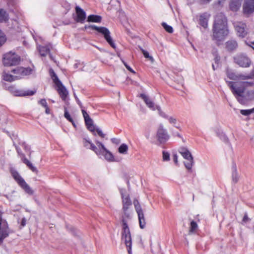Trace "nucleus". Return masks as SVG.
<instances>
[{
  "label": "nucleus",
  "instance_id": "1",
  "mask_svg": "<svg viewBox=\"0 0 254 254\" xmlns=\"http://www.w3.org/2000/svg\"><path fill=\"white\" fill-rule=\"evenodd\" d=\"M229 34L227 27V21L225 16L222 13H218L215 17L213 26V36L217 41L223 40Z\"/></svg>",
  "mask_w": 254,
  "mask_h": 254
},
{
  "label": "nucleus",
  "instance_id": "2",
  "mask_svg": "<svg viewBox=\"0 0 254 254\" xmlns=\"http://www.w3.org/2000/svg\"><path fill=\"white\" fill-rule=\"evenodd\" d=\"M95 142L97 146L93 144L89 139L84 138L83 140L84 146L93 151L97 155H104L106 160L108 161L112 162L114 161L113 154L106 149L102 142L97 140H95Z\"/></svg>",
  "mask_w": 254,
  "mask_h": 254
},
{
  "label": "nucleus",
  "instance_id": "3",
  "mask_svg": "<svg viewBox=\"0 0 254 254\" xmlns=\"http://www.w3.org/2000/svg\"><path fill=\"white\" fill-rule=\"evenodd\" d=\"M226 82L239 103L242 105L246 104V99L244 95L246 89L244 85L241 84L242 81L233 82L226 80Z\"/></svg>",
  "mask_w": 254,
  "mask_h": 254
},
{
  "label": "nucleus",
  "instance_id": "4",
  "mask_svg": "<svg viewBox=\"0 0 254 254\" xmlns=\"http://www.w3.org/2000/svg\"><path fill=\"white\" fill-rule=\"evenodd\" d=\"M122 222L123 227L122 232V239L125 242V243L127 248L128 253L129 254H130L131 251L132 244L131 234L127 222L125 219L124 216H123L122 217Z\"/></svg>",
  "mask_w": 254,
  "mask_h": 254
},
{
  "label": "nucleus",
  "instance_id": "5",
  "mask_svg": "<svg viewBox=\"0 0 254 254\" xmlns=\"http://www.w3.org/2000/svg\"><path fill=\"white\" fill-rule=\"evenodd\" d=\"M226 75L230 79L235 81L253 79H254V66H253L249 74L237 73L231 69H228L226 70Z\"/></svg>",
  "mask_w": 254,
  "mask_h": 254
},
{
  "label": "nucleus",
  "instance_id": "6",
  "mask_svg": "<svg viewBox=\"0 0 254 254\" xmlns=\"http://www.w3.org/2000/svg\"><path fill=\"white\" fill-rule=\"evenodd\" d=\"M85 28H91L92 30H96L104 36L105 39L113 48L116 49V46L110 35V32L106 27H98L94 25H91L89 26L86 25Z\"/></svg>",
  "mask_w": 254,
  "mask_h": 254
},
{
  "label": "nucleus",
  "instance_id": "7",
  "mask_svg": "<svg viewBox=\"0 0 254 254\" xmlns=\"http://www.w3.org/2000/svg\"><path fill=\"white\" fill-rule=\"evenodd\" d=\"M234 63L242 68H248L252 64L251 59L245 53H239L233 57Z\"/></svg>",
  "mask_w": 254,
  "mask_h": 254
},
{
  "label": "nucleus",
  "instance_id": "8",
  "mask_svg": "<svg viewBox=\"0 0 254 254\" xmlns=\"http://www.w3.org/2000/svg\"><path fill=\"white\" fill-rule=\"evenodd\" d=\"M20 61V57L15 53L9 52L3 56L2 62L4 66L15 65L18 64Z\"/></svg>",
  "mask_w": 254,
  "mask_h": 254
},
{
  "label": "nucleus",
  "instance_id": "9",
  "mask_svg": "<svg viewBox=\"0 0 254 254\" xmlns=\"http://www.w3.org/2000/svg\"><path fill=\"white\" fill-rule=\"evenodd\" d=\"M179 152L185 159L187 160V161L184 163L186 169L189 171L191 170L194 164V161L193 157L190 151L187 147H181L179 149Z\"/></svg>",
  "mask_w": 254,
  "mask_h": 254
},
{
  "label": "nucleus",
  "instance_id": "10",
  "mask_svg": "<svg viewBox=\"0 0 254 254\" xmlns=\"http://www.w3.org/2000/svg\"><path fill=\"white\" fill-rule=\"evenodd\" d=\"M11 174L12 177L19 185V186H20L27 193L30 194H33V190L17 171L11 170Z\"/></svg>",
  "mask_w": 254,
  "mask_h": 254
},
{
  "label": "nucleus",
  "instance_id": "11",
  "mask_svg": "<svg viewBox=\"0 0 254 254\" xmlns=\"http://www.w3.org/2000/svg\"><path fill=\"white\" fill-rule=\"evenodd\" d=\"M125 190H121L120 193L122 198L123 210L124 211V216L125 218H129V214L127 212V210L131 206L132 202L129 196L127 194H125Z\"/></svg>",
  "mask_w": 254,
  "mask_h": 254
},
{
  "label": "nucleus",
  "instance_id": "12",
  "mask_svg": "<svg viewBox=\"0 0 254 254\" xmlns=\"http://www.w3.org/2000/svg\"><path fill=\"white\" fill-rule=\"evenodd\" d=\"M2 212L0 210V245L3 243V240L7 237L9 234L8 224L5 220L1 218Z\"/></svg>",
  "mask_w": 254,
  "mask_h": 254
},
{
  "label": "nucleus",
  "instance_id": "13",
  "mask_svg": "<svg viewBox=\"0 0 254 254\" xmlns=\"http://www.w3.org/2000/svg\"><path fill=\"white\" fill-rule=\"evenodd\" d=\"M156 137L158 141L160 144L165 143L170 138V136L167 130L164 128L162 124H160L158 126L156 133Z\"/></svg>",
  "mask_w": 254,
  "mask_h": 254
},
{
  "label": "nucleus",
  "instance_id": "14",
  "mask_svg": "<svg viewBox=\"0 0 254 254\" xmlns=\"http://www.w3.org/2000/svg\"><path fill=\"white\" fill-rule=\"evenodd\" d=\"M14 74L16 80L23 78L24 76L31 73L32 69L30 67L24 68L23 67H17L11 70Z\"/></svg>",
  "mask_w": 254,
  "mask_h": 254
},
{
  "label": "nucleus",
  "instance_id": "15",
  "mask_svg": "<svg viewBox=\"0 0 254 254\" xmlns=\"http://www.w3.org/2000/svg\"><path fill=\"white\" fill-rule=\"evenodd\" d=\"M5 88L12 94L15 96H25L33 95L35 91L32 90L24 91L17 89L14 86H10Z\"/></svg>",
  "mask_w": 254,
  "mask_h": 254
},
{
  "label": "nucleus",
  "instance_id": "16",
  "mask_svg": "<svg viewBox=\"0 0 254 254\" xmlns=\"http://www.w3.org/2000/svg\"><path fill=\"white\" fill-rule=\"evenodd\" d=\"M234 26L238 36L244 38L247 35L248 32L245 23L242 22H237L235 23Z\"/></svg>",
  "mask_w": 254,
  "mask_h": 254
},
{
  "label": "nucleus",
  "instance_id": "17",
  "mask_svg": "<svg viewBox=\"0 0 254 254\" xmlns=\"http://www.w3.org/2000/svg\"><path fill=\"white\" fill-rule=\"evenodd\" d=\"M81 112L84 117L85 123L88 130L94 133L95 127L93 125V121L89 117L88 113L84 109L81 110Z\"/></svg>",
  "mask_w": 254,
  "mask_h": 254
},
{
  "label": "nucleus",
  "instance_id": "18",
  "mask_svg": "<svg viewBox=\"0 0 254 254\" xmlns=\"http://www.w3.org/2000/svg\"><path fill=\"white\" fill-rule=\"evenodd\" d=\"M243 9L246 14H250L254 12V0H245Z\"/></svg>",
  "mask_w": 254,
  "mask_h": 254
},
{
  "label": "nucleus",
  "instance_id": "19",
  "mask_svg": "<svg viewBox=\"0 0 254 254\" xmlns=\"http://www.w3.org/2000/svg\"><path fill=\"white\" fill-rule=\"evenodd\" d=\"M75 11L76 16L74 18V20L77 22H79L81 23H84L86 19L85 12L79 6H76Z\"/></svg>",
  "mask_w": 254,
  "mask_h": 254
},
{
  "label": "nucleus",
  "instance_id": "20",
  "mask_svg": "<svg viewBox=\"0 0 254 254\" xmlns=\"http://www.w3.org/2000/svg\"><path fill=\"white\" fill-rule=\"evenodd\" d=\"M57 87V91L60 95L61 98L63 101H65L67 98V96L68 94V92L65 87V86L63 84L62 82H60L56 85Z\"/></svg>",
  "mask_w": 254,
  "mask_h": 254
},
{
  "label": "nucleus",
  "instance_id": "21",
  "mask_svg": "<svg viewBox=\"0 0 254 254\" xmlns=\"http://www.w3.org/2000/svg\"><path fill=\"white\" fill-rule=\"evenodd\" d=\"M237 47L238 43L235 40L231 39L225 43V48L228 52H233L237 49Z\"/></svg>",
  "mask_w": 254,
  "mask_h": 254
},
{
  "label": "nucleus",
  "instance_id": "22",
  "mask_svg": "<svg viewBox=\"0 0 254 254\" xmlns=\"http://www.w3.org/2000/svg\"><path fill=\"white\" fill-rule=\"evenodd\" d=\"M140 96L143 100L147 106L151 109L152 110H155L156 106L155 107V104L153 101L146 95L144 94H141Z\"/></svg>",
  "mask_w": 254,
  "mask_h": 254
},
{
  "label": "nucleus",
  "instance_id": "23",
  "mask_svg": "<svg viewBox=\"0 0 254 254\" xmlns=\"http://www.w3.org/2000/svg\"><path fill=\"white\" fill-rule=\"evenodd\" d=\"M209 15L207 13H204L199 16V24L204 28H206L208 25Z\"/></svg>",
  "mask_w": 254,
  "mask_h": 254
},
{
  "label": "nucleus",
  "instance_id": "24",
  "mask_svg": "<svg viewBox=\"0 0 254 254\" xmlns=\"http://www.w3.org/2000/svg\"><path fill=\"white\" fill-rule=\"evenodd\" d=\"M232 178L234 183H237L239 181V176L237 171L236 164L234 163L232 167Z\"/></svg>",
  "mask_w": 254,
  "mask_h": 254
},
{
  "label": "nucleus",
  "instance_id": "25",
  "mask_svg": "<svg viewBox=\"0 0 254 254\" xmlns=\"http://www.w3.org/2000/svg\"><path fill=\"white\" fill-rule=\"evenodd\" d=\"M21 160L32 172L36 173H38V171L37 168L25 157L22 158Z\"/></svg>",
  "mask_w": 254,
  "mask_h": 254
},
{
  "label": "nucleus",
  "instance_id": "26",
  "mask_svg": "<svg viewBox=\"0 0 254 254\" xmlns=\"http://www.w3.org/2000/svg\"><path fill=\"white\" fill-rule=\"evenodd\" d=\"M21 160L32 172L36 173H38V171L37 168L25 157L22 158Z\"/></svg>",
  "mask_w": 254,
  "mask_h": 254
},
{
  "label": "nucleus",
  "instance_id": "27",
  "mask_svg": "<svg viewBox=\"0 0 254 254\" xmlns=\"http://www.w3.org/2000/svg\"><path fill=\"white\" fill-rule=\"evenodd\" d=\"M198 229V225L197 223L193 220H192L190 223V229L189 231V235L195 234Z\"/></svg>",
  "mask_w": 254,
  "mask_h": 254
},
{
  "label": "nucleus",
  "instance_id": "28",
  "mask_svg": "<svg viewBox=\"0 0 254 254\" xmlns=\"http://www.w3.org/2000/svg\"><path fill=\"white\" fill-rule=\"evenodd\" d=\"M8 14L3 9H0V23L6 22L8 20Z\"/></svg>",
  "mask_w": 254,
  "mask_h": 254
},
{
  "label": "nucleus",
  "instance_id": "29",
  "mask_svg": "<svg viewBox=\"0 0 254 254\" xmlns=\"http://www.w3.org/2000/svg\"><path fill=\"white\" fill-rule=\"evenodd\" d=\"M240 2L239 0H232L230 3V7L232 10L236 11L240 8Z\"/></svg>",
  "mask_w": 254,
  "mask_h": 254
},
{
  "label": "nucleus",
  "instance_id": "30",
  "mask_svg": "<svg viewBox=\"0 0 254 254\" xmlns=\"http://www.w3.org/2000/svg\"><path fill=\"white\" fill-rule=\"evenodd\" d=\"M2 79L6 81L12 82L16 80L14 75L9 74L5 71H3L2 73Z\"/></svg>",
  "mask_w": 254,
  "mask_h": 254
},
{
  "label": "nucleus",
  "instance_id": "31",
  "mask_svg": "<svg viewBox=\"0 0 254 254\" xmlns=\"http://www.w3.org/2000/svg\"><path fill=\"white\" fill-rule=\"evenodd\" d=\"M101 19V16L99 15L91 14L88 16L87 21L92 22H100Z\"/></svg>",
  "mask_w": 254,
  "mask_h": 254
},
{
  "label": "nucleus",
  "instance_id": "32",
  "mask_svg": "<svg viewBox=\"0 0 254 254\" xmlns=\"http://www.w3.org/2000/svg\"><path fill=\"white\" fill-rule=\"evenodd\" d=\"M40 54L45 57L50 53V49L48 46H40L39 48Z\"/></svg>",
  "mask_w": 254,
  "mask_h": 254
},
{
  "label": "nucleus",
  "instance_id": "33",
  "mask_svg": "<svg viewBox=\"0 0 254 254\" xmlns=\"http://www.w3.org/2000/svg\"><path fill=\"white\" fill-rule=\"evenodd\" d=\"M49 72L51 78L55 85L61 82L53 69L51 68Z\"/></svg>",
  "mask_w": 254,
  "mask_h": 254
},
{
  "label": "nucleus",
  "instance_id": "34",
  "mask_svg": "<svg viewBox=\"0 0 254 254\" xmlns=\"http://www.w3.org/2000/svg\"><path fill=\"white\" fill-rule=\"evenodd\" d=\"M139 224L140 228L143 229L145 227V220L144 218V214H141L140 215H138Z\"/></svg>",
  "mask_w": 254,
  "mask_h": 254
},
{
  "label": "nucleus",
  "instance_id": "35",
  "mask_svg": "<svg viewBox=\"0 0 254 254\" xmlns=\"http://www.w3.org/2000/svg\"><path fill=\"white\" fill-rule=\"evenodd\" d=\"M128 150V146L127 144L123 143L118 148L119 152L121 154H126Z\"/></svg>",
  "mask_w": 254,
  "mask_h": 254
},
{
  "label": "nucleus",
  "instance_id": "36",
  "mask_svg": "<svg viewBox=\"0 0 254 254\" xmlns=\"http://www.w3.org/2000/svg\"><path fill=\"white\" fill-rule=\"evenodd\" d=\"M245 97L246 99V102L248 100L253 99L254 98V90L248 91Z\"/></svg>",
  "mask_w": 254,
  "mask_h": 254
},
{
  "label": "nucleus",
  "instance_id": "37",
  "mask_svg": "<svg viewBox=\"0 0 254 254\" xmlns=\"http://www.w3.org/2000/svg\"><path fill=\"white\" fill-rule=\"evenodd\" d=\"M251 221V219L248 217V215L247 212L244 213V217L241 222V224L243 225H246L247 223L250 222Z\"/></svg>",
  "mask_w": 254,
  "mask_h": 254
},
{
  "label": "nucleus",
  "instance_id": "38",
  "mask_svg": "<svg viewBox=\"0 0 254 254\" xmlns=\"http://www.w3.org/2000/svg\"><path fill=\"white\" fill-rule=\"evenodd\" d=\"M162 25L167 32L169 33H173V29L172 26L167 25L165 22H163Z\"/></svg>",
  "mask_w": 254,
  "mask_h": 254
},
{
  "label": "nucleus",
  "instance_id": "39",
  "mask_svg": "<svg viewBox=\"0 0 254 254\" xmlns=\"http://www.w3.org/2000/svg\"><path fill=\"white\" fill-rule=\"evenodd\" d=\"M240 113L244 116H249L253 113H254V108L250 110H241Z\"/></svg>",
  "mask_w": 254,
  "mask_h": 254
},
{
  "label": "nucleus",
  "instance_id": "40",
  "mask_svg": "<svg viewBox=\"0 0 254 254\" xmlns=\"http://www.w3.org/2000/svg\"><path fill=\"white\" fill-rule=\"evenodd\" d=\"M13 145L15 146V149L18 153V155L19 157L21 158V159L25 157V154L22 152L21 149L18 146L15 145L14 143H13Z\"/></svg>",
  "mask_w": 254,
  "mask_h": 254
},
{
  "label": "nucleus",
  "instance_id": "41",
  "mask_svg": "<svg viewBox=\"0 0 254 254\" xmlns=\"http://www.w3.org/2000/svg\"><path fill=\"white\" fill-rule=\"evenodd\" d=\"M6 40L4 34L0 30V47L1 46Z\"/></svg>",
  "mask_w": 254,
  "mask_h": 254
},
{
  "label": "nucleus",
  "instance_id": "42",
  "mask_svg": "<svg viewBox=\"0 0 254 254\" xmlns=\"http://www.w3.org/2000/svg\"><path fill=\"white\" fill-rule=\"evenodd\" d=\"M242 84L244 85L245 89L249 87H252L254 85V82L252 81H245V80H242Z\"/></svg>",
  "mask_w": 254,
  "mask_h": 254
},
{
  "label": "nucleus",
  "instance_id": "43",
  "mask_svg": "<svg viewBox=\"0 0 254 254\" xmlns=\"http://www.w3.org/2000/svg\"><path fill=\"white\" fill-rule=\"evenodd\" d=\"M156 109H157L158 110V113L160 116H161L162 117L165 118V119L168 118V116H167L165 113H164L163 112H162L161 111V108L159 106H156Z\"/></svg>",
  "mask_w": 254,
  "mask_h": 254
},
{
  "label": "nucleus",
  "instance_id": "44",
  "mask_svg": "<svg viewBox=\"0 0 254 254\" xmlns=\"http://www.w3.org/2000/svg\"><path fill=\"white\" fill-rule=\"evenodd\" d=\"M97 134L102 138H104L105 136V134H104L102 131L99 128H96L95 127V130ZM94 135H96V133L94 132V133H93Z\"/></svg>",
  "mask_w": 254,
  "mask_h": 254
},
{
  "label": "nucleus",
  "instance_id": "45",
  "mask_svg": "<svg viewBox=\"0 0 254 254\" xmlns=\"http://www.w3.org/2000/svg\"><path fill=\"white\" fill-rule=\"evenodd\" d=\"M163 160L168 161L170 160V154L165 151H163Z\"/></svg>",
  "mask_w": 254,
  "mask_h": 254
},
{
  "label": "nucleus",
  "instance_id": "46",
  "mask_svg": "<svg viewBox=\"0 0 254 254\" xmlns=\"http://www.w3.org/2000/svg\"><path fill=\"white\" fill-rule=\"evenodd\" d=\"M64 116L69 122H72V119L66 108L64 109Z\"/></svg>",
  "mask_w": 254,
  "mask_h": 254
},
{
  "label": "nucleus",
  "instance_id": "47",
  "mask_svg": "<svg viewBox=\"0 0 254 254\" xmlns=\"http://www.w3.org/2000/svg\"><path fill=\"white\" fill-rule=\"evenodd\" d=\"M137 213V215H140L141 214H143V211L142 210V208L141 207L140 205H135V206L134 207Z\"/></svg>",
  "mask_w": 254,
  "mask_h": 254
},
{
  "label": "nucleus",
  "instance_id": "48",
  "mask_svg": "<svg viewBox=\"0 0 254 254\" xmlns=\"http://www.w3.org/2000/svg\"><path fill=\"white\" fill-rule=\"evenodd\" d=\"M38 103L43 107H44V108L47 107V106H48L47 103L45 99H43L39 101Z\"/></svg>",
  "mask_w": 254,
  "mask_h": 254
},
{
  "label": "nucleus",
  "instance_id": "49",
  "mask_svg": "<svg viewBox=\"0 0 254 254\" xmlns=\"http://www.w3.org/2000/svg\"><path fill=\"white\" fill-rule=\"evenodd\" d=\"M167 119L169 120V122L170 124H176V122H177V120L172 117H168V118Z\"/></svg>",
  "mask_w": 254,
  "mask_h": 254
},
{
  "label": "nucleus",
  "instance_id": "50",
  "mask_svg": "<svg viewBox=\"0 0 254 254\" xmlns=\"http://www.w3.org/2000/svg\"><path fill=\"white\" fill-rule=\"evenodd\" d=\"M142 53L145 58L152 60L153 58L152 57L149 56V54L148 52L142 49Z\"/></svg>",
  "mask_w": 254,
  "mask_h": 254
},
{
  "label": "nucleus",
  "instance_id": "51",
  "mask_svg": "<svg viewBox=\"0 0 254 254\" xmlns=\"http://www.w3.org/2000/svg\"><path fill=\"white\" fill-rule=\"evenodd\" d=\"M111 141L113 143L115 144H119L121 143L120 139L117 138H111Z\"/></svg>",
  "mask_w": 254,
  "mask_h": 254
},
{
  "label": "nucleus",
  "instance_id": "52",
  "mask_svg": "<svg viewBox=\"0 0 254 254\" xmlns=\"http://www.w3.org/2000/svg\"><path fill=\"white\" fill-rule=\"evenodd\" d=\"M122 62L127 70H128L131 72L133 73H135V71L128 65H127V63H126L124 61H122Z\"/></svg>",
  "mask_w": 254,
  "mask_h": 254
},
{
  "label": "nucleus",
  "instance_id": "53",
  "mask_svg": "<svg viewBox=\"0 0 254 254\" xmlns=\"http://www.w3.org/2000/svg\"><path fill=\"white\" fill-rule=\"evenodd\" d=\"M199 3L205 4L209 3L212 0H197Z\"/></svg>",
  "mask_w": 254,
  "mask_h": 254
},
{
  "label": "nucleus",
  "instance_id": "54",
  "mask_svg": "<svg viewBox=\"0 0 254 254\" xmlns=\"http://www.w3.org/2000/svg\"><path fill=\"white\" fill-rule=\"evenodd\" d=\"M19 144L24 147L25 150H29L30 149L29 146L25 142H22Z\"/></svg>",
  "mask_w": 254,
  "mask_h": 254
},
{
  "label": "nucleus",
  "instance_id": "55",
  "mask_svg": "<svg viewBox=\"0 0 254 254\" xmlns=\"http://www.w3.org/2000/svg\"><path fill=\"white\" fill-rule=\"evenodd\" d=\"M173 161L174 162V163H175V164L177 165L178 164V156L176 154H174L173 155Z\"/></svg>",
  "mask_w": 254,
  "mask_h": 254
},
{
  "label": "nucleus",
  "instance_id": "56",
  "mask_svg": "<svg viewBox=\"0 0 254 254\" xmlns=\"http://www.w3.org/2000/svg\"><path fill=\"white\" fill-rule=\"evenodd\" d=\"M215 61L216 63H218L220 60V57L217 54L215 57Z\"/></svg>",
  "mask_w": 254,
  "mask_h": 254
},
{
  "label": "nucleus",
  "instance_id": "57",
  "mask_svg": "<svg viewBox=\"0 0 254 254\" xmlns=\"http://www.w3.org/2000/svg\"><path fill=\"white\" fill-rule=\"evenodd\" d=\"M26 225V219L25 218H22L21 222V225L22 227L25 226Z\"/></svg>",
  "mask_w": 254,
  "mask_h": 254
},
{
  "label": "nucleus",
  "instance_id": "58",
  "mask_svg": "<svg viewBox=\"0 0 254 254\" xmlns=\"http://www.w3.org/2000/svg\"><path fill=\"white\" fill-rule=\"evenodd\" d=\"M45 113L47 114H49L50 113V109L49 108L48 106H47V107H45Z\"/></svg>",
  "mask_w": 254,
  "mask_h": 254
},
{
  "label": "nucleus",
  "instance_id": "59",
  "mask_svg": "<svg viewBox=\"0 0 254 254\" xmlns=\"http://www.w3.org/2000/svg\"><path fill=\"white\" fill-rule=\"evenodd\" d=\"M133 204H134V207L135 206V205H140V204L137 200H134L133 201Z\"/></svg>",
  "mask_w": 254,
  "mask_h": 254
},
{
  "label": "nucleus",
  "instance_id": "60",
  "mask_svg": "<svg viewBox=\"0 0 254 254\" xmlns=\"http://www.w3.org/2000/svg\"><path fill=\"white\" fill-rule=\"evenodd\" d=\"M65 7L66 9L67 10H68L70 9V5H69V3H66V4H65Z\"/></svg>",
  "mask_w": 254,
  "mask_h": 254
},
{
  "label": "nucleus",
  "instance_id": "61",
  "mask_svg": "<svg viewBox=\"0 0 254 254\" xmlns=\"http://www.w3.org/2000/svg\"><path fill=\"white\" fill-rule=\"evenodd\" d=\"M145 136L146 137V138L148 139L149 138V132H146L145 134Z\"/></svg>",
  "mask_w": 254,
  "mask_h": 254
},
{
  "label": "nucleus",
  "instance_id": "62",
  "mask_svg": "<svg viewBox=\"0 0 254 254\" xmlns=\"http://www.w3.org/2000/svg\"><path fill=\"white\" fill-rule=\"evenodd\" d=\"M75 98L77 99V102L78 104L80 105V107L82 108V105H81V102L78 100V99H77L76 97H75Z\"/></svg>",
  "mask_w": 254,
  "mask_h": 254
},
{
  "label": "nucleus",
  "instance_id": "63",
  "mask_svg": "<svg viewBox=\"0 0 254 254\" xmlns=\"http://www.w3.org/2000/svg\"><path fill=\"white\" fill-rule=\"evenodd\" d=\"M174 135H175V136H178V137H181V135H180V133H178V132H177V133H174Z\"/></svg>",
  "mask_w": 254,
  "mask_h": 254
},
{
  "label": "nucleus",
  "instance_id": "64",
  "mask_svg": "<svg viewBox=\"0 0 254 254\" xmlns=\"http://www.w3.org/2000/svg\"><path fill=\"white\" fill-rule=\"evenodd\" d=\"M70 122L72 123V125H73L74 127H75V123H74V121H73V120H72V122Z\"/></svg>",
  "mask_w": 254,
  "mask_h": 254
}]
</instances>
